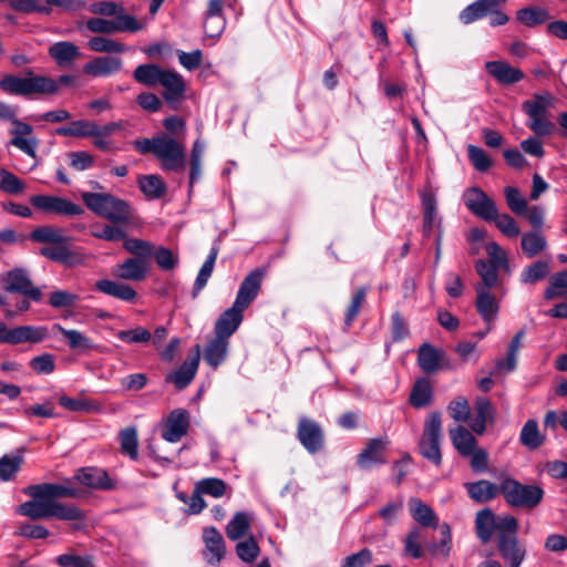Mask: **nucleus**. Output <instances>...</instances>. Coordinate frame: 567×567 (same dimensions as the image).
I'll return each instance as SVG.
<instances>
[{"mask_svg":"<svg viewBox=\"0 0 567 567\" xmlns=\"http://www.w3.org/2000/svg\"><path fill=\"white\" fill-rule=\"evenodd\" d=\"M463 202L466 208L483 220L492 221L496 214L495 202L489 198L481 188L471 187L463 194Z\"/></svg>","mask_w":567,"mask_h":567,"instance_id":"9b49d317","label":"nucleus"},{"mask_svg":"<svg viewBox=\"0 0 567 567\" xmlns=\"http://www.w3.org/2000/svg\"><path fill=\"white\" fill-rule=\"evenodd\" d=\"M555 97L550 92L535 93L532 100L522 103V110L527 115V127L537 136H548L556 131V124L548 117Z\"/></svg>","mask_w":567,"mask_h":567,"instance_id":"39448f33","label":"nucleus"},{"mask_svg":"<svg viewBox=\"0 0 567 567\" xmlns=\"http://www.w3.org/2000/svg\"><path fill=\"white\" fill-rule=\"evenodd\" d=\"M189 426V412L185 409H175L167 415L162 437L168 443H177L187 434Z\"/></svg>","mask_w":567,"mask_h":567,"instance_id":"ddd939ff","label":"nucleus"},{"mask_svg":"<svg viewBox=\"0 0 567 567\" xmlns=\"http://www.w3.org/2000/svg\"><path fill=\"white\" fill-rule=\"evenodd\" d=\"M48 54L58 66L71 68L81 56V51L73 42L58 41L49 47Z\"/></svg>","mask_w":567,"mask_h":567,"instance_id":"393cba45","label":"nucleus"},{"mask_svg":"<svg viewBox=\"0 0 567 567\" xmlns=\"http://www.w3.org/2000/svg\"><path fill=\"white\" fill-rule=\"evenodd\" d=\"M411 517L422 527H439V517L435 512L417 497H411L408 502Z\"/></svg>","mask_w":567,"mask_h":567,"instance_id":"c756f323","label":"nucleus"},{"mask_svg":"<svg viewBox=\"0 0 567 567\" xmlns=\"http://www.w3.org/2000/svg\"><path fill=\"white\" fill-rule=\"evenodd\" d=\"M153 255L157 266L164 271L175 269L179 262L177 255H175L171 249L162 246L155 250L153 249Z\"/></svg>","mask_w":567,"mask_h":567,"instance_id":"774afa93","label":"nucleus"},{"mask_svg":"<svg viewBox=\"0 0 567 567\" xmlns=\"http://www.w3.org/2000/svg\"><path fill=\"white\" fill-rule=\"evenodd\" d=\"M549 274V264L545 260H537L527 266L520 274L523 284H535L545 279Z\"/></svg>","mask_w":567,"mask_h":567,"instance_id":"4d7b16f0","label":"nucleus"},{"mask_svg":"<svg viewBox=\"0 0 567 567\" xmlns=\"http://www.w3.org/2000/svg\"><path fill=\"white\" fill-rule=\"evenodd\" d=\"M197 491L202 494L210 495L215 498L224 496L226 483L221 478L207 477L196 484Z\"/></svg>","mask_w":567,"mask_h":567,"instance_id":"0e129e2a","label":"nucleus"},{"mask_svg":"<svg viewBox=\"0 0 567 567\" xmlns=\"http://www.w3.org/2000/svg\"><path fill=\"white\" fill-rule=\"evenodd\" d=\"M75 480L90 488L110 491L115 487L114 481L110 477L109 473L99 467H82L76 471Z\"/></svg>","mask_w":567,"mask_h":567,"instance_id":"aec40b11","label":"nucleus"},{"mask_svg":"<svg viewBox=\"0 0 567 567\" xmlns=\"http://www.w3.org/2000/svg\"><path fill=\"white\" fill-rule=\"evenodd\" d=\"M53 330L60 332L69 348L79 353H85L95 348L93 341L83 332L75 329H65L60 323L53 324Z\"/></svg>","mask_w":567,"mask_h":567,"instance_id":"e433bc0d","label":"nucleus"},{"mask_svg":"<svg viewBox=\"0 0 567 567\" xmlns=\"http://www.w3.org/2000/svg\"><path fill=\"white\" fill-rule=\"evenodd\" d=\"M423 208L422 235L430 238L434 231H442V218L437 214V202L432 190H424L421 194Z\"/></svg>","mask_w":567,"mask_h":567,"instance_id":"f3484780","label":"nucleus"},{"mask_svg":"<svg viewBox=\"0 0 567 567\" xmlns=\"http://www.w3.org/2000/svg\"><path fill=\"white\" fill-rule=\"evenodd\" d=\"M0 189L4 193L18 195L24 192V183L13 173L0 169Z\"/></svg>","mask_w":567,"mask_h":567,"instance_id":"e2e57ef3","label":"nucleus"},{"mask_svg":"<svg viewBox=\"0 0 567 567\" xmlns=\"http://www.w3.org/2000/svg\"><path fill=\"white\" fill-rule=\"evenodd\" d=\"M476 291V309L482 319L491 323L496 318L499 307L495 297L486 290V287H475Z\"/></svg>","mask_w":567,"mask_h":567,"instance_id":"f704fd0d","label":"nucleus"},{"mask_svg":"<svg viewBox=\"0 0 567 567\" xmlns=\"http://www.w3.org/2000/svg\"><path fill=\"white\" fill-rule=\"evenodd\" d=\"M454 449L463 457L468 456L477 447L475 436L464 426L458 425L449 431Z\"/></svg>","mask_w":567,"mask_h":567,"instance_id":"4c0bfd02","label":"nucleus"},{"mask_svg":"<svg viewBox=\"0 0 567 567\" xmlns=\"http://www.w3.org/2000/svg\"><path fill=\"white\" fill-rule=\"evenodd\" d=\"M229 340L215 336L209 340L204 350V360L213 368L217 369L228 355Z\"/></svg>","mask_w":567,"mask_h":567,"instance_id":"72a5a7b5","label":"nucleus"},{"mask_svg":"<svg viewBox=\"0 0 567 567\" xmlns=\"http://www.w3.org/2000/svg\"><path fill=\"white\" fill-rule=\"evenodd\" d=\"M467 156L474 168L481 173L487 172L493 165L492 158L480 146L470 144L467 146Z\"/></svg>","mask_w":567,"mask_h":567,"instance_id":"bf43d9fd","label":"nucleus"},{"mask_svg":"<svg viewBox=\"0 0 567 567\" xmlns=\"http://www.w3.org/2000/svg\"><path fill=\"white\" fill-rule=\"evenodd\" d=\"M442 414L437 411L431 412L424 422L419 451L424 458L436 466L442 463Z\"/></svg>","mask_w":567,"mask_h":567,"instance_id":"6e6552de","label":"nucleus"},{"mask_svg":"<svg viewBox=\"0 0 567 567\" xmlns=\"http://www.w3.org/2000/svg\"><path fill=\"white\" fill-rule=\"evenodd\" d=\"M18 513L33 520L54 517L62 520L78 522L85 518L84 513L75 505L49 502L47 498L39 497H32L31 501L22 503Z\"/></svg>","mask_w":567,"mask_h":567,"instance_id":"20e7f679","label":"nucleus"},{"mask_svg":"<svg viewBox=\"0 0 567 567\" xmlns=\"http://www.w3.org/2000/svg\"><path fill=\"white\" fill-rule=\"evenodd\" d=\"M544 297L547 300L555 298L567 299V269L556 272L550 277L549 286L546 288Z\"/></svg>","mask_w":567,"mask_h":567,"instance_id":"5fc2aeb1","label":"nucleus"},{"mask_svg":"<svg viewBox=\"0 0 567 567\" xmlns=\"http://www.w3.org/2000/svg\"><path fill=\"white\" fill-rule=\"evenodd\" d=\"M205 543L204 556L212 566H218L226 554L225 542L216 527H207L203 533Z\"/></svg>","mask_w":567,"mask_h":567,"instance_id":"412c9836","label":"nucleus"},{"mask_svg":"<svg viewBox=\"0 0 567 567\" xmlns=\"http://www.w3.org/2000/svg\"><path fill=\"white\" fill-rule=\"evenodd\" d=\"M501 494L513 507L533 509L542 503L545 492L539 485L522 484L506 476L501 482Z\"/></svg>","mask_w":567,"mask_h":567,"instance_id":"0eeeda50","label":"nucleus"},{"mask_svg":"<svg viewBox=\"0 0 567 567\" xmlns=\"http://www.w3.org/2000/svg\"><path fill=\"white\" fill-rule=\"evenodd\" d=\"M519 442L529 450H536L544 444L545 436L540 434L536 420L526 421L519 434Z\"/></svg>","mask_w":567,"mask_h":567,"instance_id":"a18cd8bd","label":"nucleus"},{"mask_svg":"<svg viewBox=\"0 0 567 567\" xmlns=\"http://www.w3.org/2000/svg\"><path fill=\"white\" fill-rule=\"evenodd\" d=\"M224 0H209L205 13L204 29L205 33L210 38H218L226 25L223 17Z\"/></svg>","mask_w":567,"mask_h":567,"instance_id":"bb28decb","label":"nucleus"},{"mask_svg":"<svg viewBox=\"0 0 567 567\" xmlns=\"http://www.w3.org/2000/svg\"><path fill=\"white\" fill-rule=\"evenodd\" d=\"M433 389L425 378L419 379L410 393V403L415 409H422L432 403Z\"/></svg>","mask_w":567,"mask_h":567,"instance_id":"79ce46f5","label":"nucleus"},{"mask_svg":"<svg viewBox=\"0 0 567 567\" xmlns=\"http://www.w3.org/2000/svg\"><path fill=\"white\" fill-rule=\"evenodd\" d=\"M87 45L92 51L100 53H123L126 51L125 44L102 35L91 38Z\"/></svg>","mask_w":567,"mask_h":567,"instance_id":"6e6d98bb","label":"nucleus"},{"mask_svg":"<svg viewBox=\"0 0 567 567\" xmlns=\"http://www.w3.org/2000/svg\"><path fill=\"white\" fill-rule=\"evenodd\" d=\"M116 338L128 344L146 343L151 341L152 333L144 327H136L130 330H121Z\"/></svg>","mask_w":567,"mask_h":567,"instance_id":"69168bd1","label":"nucleus"},{"mask_svg":"<svg viewBox=\"0 0 567 567\" xmlns=\"http://www.w3.org/2000/svg\"><path fill=\"white\" fill-rule=\"evenodd\" d=\"M475 529L483 544L491 540L493 533L496 532V518L492 509L484 508L476 514Z\"/></svg>","mask_w":567,"mask_h":567,"instance_id":"a19ab883","label":"nucleus"},{"mask_svg":"<svg viewBox=\"0 0 567 567\" xmlns=\"http://www.w3.org/2000/svg\"><path fill=\"white\" fill-rule=\"evenodd\" d=\"M250 529V515L237 512L226 526V535L231 540H237L247 535Z\"/></svg>","mask_w":567,"mask_h":567,"instance_id":"8fccbe9b","label":"nucleus"},{"mask_svg":"<svg viewBox=\"0 0 567 567\" xmlns=\"http://www.w3.org/2000/svg\"><path fill=\"white\" fill-rule=\"evenodd\" d=\"M159 84L165 89L163 96L168 103L178 102L185 93L184 79L176 71L165 70Z\"/></svg>","mask_w":567,"mask_h":567,"instance_id":"2f4dec72","label":"nucleus"},{"mask_svg":"<svg viewBox=\"0 0 567 567\" xmlns=\"http://www.w3.org/2000/svg\"><path fill=\"white\" fill-rule=\"evenodd\" d=\"M441 352L430 343H423L419 348L417 363L425 373H433L439 370Z\"/></svg>","mask_w":567,"mask_h":567,"instance_id":"c03bdc74","label":"nucleus"},{"mask_svg":"<svg viewBox=\"0 0 567 567\" xmlns=\"http://www.w3.org/2000/svg\"><path fill=\"white\" fill-rule=\"evenodd\" d=\"M123 247L126 251L134 255V258L145 259L153 255V245L150 241L138 239V238H127L123 239Z\"/></svg>","mask_w":567,"mask_h":567,"instance_id":"052dcab7","label":"nucleus"},{"mask_svg":"<svg viewBox=\"0 0 567 567\" xmlns=\"http://www.w3.org/2000/svg\"><path fill=\"white\" fill-rule=\"evenodd\" d=\"M84 205L97 216L115 224H127L131 218L130 204L110 193L84 192L82 194Z\"/></svg>","mask_w":567,"mask_h":567,"instance_id":"7ed1b4c3","label":"nucleus"},{"mask_svg":"<svg viewBox=\"0 0 567 567\" xmlns=\"http://www.w3.org/2000/svg\"><path fill=\"white\" fill-rule=\"evenodd\" d=\"M121 452L131 460L138 457V436L135 426H128L120 431L118 434Z\"/></svg>","mask_w":567,"mask_h":567,"instance_id":"3c124183","label":"nucleus"},{"mask_svg":"<svg viewBox=\"0 0 567 567\" xmlns=\"http://www.w3.org/2000/svg\"><path fill=\"white\" fill-rule=\"evenodd\" d=\"M97 123L87 120L72 121L69 125L56 128L60 136L96 137Z\"/></svg>","mask_w":567,"mask_h":567,"instance_id":"ea45409f","label":"nucleus"},{"mask_svg":"<svg viewBox=\"0 0 567 567\" xmlns=\"http://www.w3.org/2000/svg\"><path fill=\"white\" fill-rule=\"evenodd\" d=\"M4 289L8 292L21 293L25 298L40 302L42 300V292L40 288L34 287L29 274L25 269L16 268L6 274L3 277Z\"/></svg>","mask_w":567,"mask_h":567,"instance_id":"9d476101","label":"nucleus"},{"mask_svg":"<svg viewBox=\"0 0 567 567\" xmlns=\"http://www.w3.org/2000/svg\"><path fill=\"white\" fill-rule=\"evenodd\" d=\"M85 27L91 32L105 34L115 32L134 33L144 29V24L131 14H120L115 20L91 18L86 21Z\"/></svg>","mask_w":567,"mask_h":567,"instance_id":"1a4fd4ad","label":"nucleus"},{"mask_svg":"<svg viewBox=\"0 0 567 567\" xmlns=\"http://www.w3.org/2000/svg\"><path fill=\"white\" fill-rule=\"evenodd\" d=\"M30 202L35 208L44 213H54L64 216H78L83 213V208L80 205L58 196L34 195L30 198Z\"/></svg>","mask_w":567,"mask_h":567,"instance_id":"f8f14e48","label":"nucleus"},{"mask_svg":"<svg viewBox=\"0 0 567 567\" xmlns=\"http://www.w3.org/2000/svg\"><path fill=\"white\" fill-rule=\"evenodd\" d=\"M504 195L509 209L514 214L518 216H525L527 214V200L520 195L518 188L514 186H506L504 188Z\"/></svg>","mask_w":567,"mask_h":567,"instance_id":"13d9d810","label":"nucleus"},{"mask_svg":"<svg viewBox=\"0 0 567 567\" xmlns=\"http://www.w3.org/2000/svg\"><path fill=\"white\" fill-rule=\"evenodd\" d=\"M550 18L548 9L539 6L526 7L517 10V21L528 28H534L546 23Z\"/></svg>","mask_w":567,"mask_h":567,"instance_id":"58836bf2","label":"nucleus"},{"mask_svg":"<svg viewBox=\"0 0 567 567\" xmlns=\"http://www.w3.org/2000/svg\"><path fill=\"white\" fill-rule=\"evenodd\" d=\"M497 549L509 567H519L525 558L526 549L518 542L517 535H497Z\"/></svg>","mask_w":567,"mask_h":567,"instance_id":"a211bd4d","label":"nucleus"},{"mask_svg":"<svg viewBox=\"0 0 567 567\" xmlns=\"http://www.w3.org/2000/svg\"><path fill=\"white\" fill-rule=\"evenodd\" d=\"M447 411L456 422H466L471 415L470 403L466 398L457 396L450 402Z\"/></svg>","mask_w":567,"mask_h":567,"instance_id":"338daca9","label":"nucleus"},{"mask_svg":"<svg viewBox=\"0 0 567 567\" xmlns=\"http://www.w3.org/2000/svg\"><path fill=\"white\" fill-rule=\"evenodd\" d=\"M199 364V346L195 348V354L188 357L182 365L168 374L166 380L174 383L178 390L185 389L195 378Z\"/></svg>","mask_w":567,"mask_h":567,"instance_id":"b1692460","label":"nucleus"},{"mask_svg":"<svg viewBox=\"0 0 567 567\" xmlns=\"http://www.w3.org/2000/svg\"><path fill=\"white\" fill-rule=\"evenodd\" d=\"M217 255H218V248L215 246L212 247L208 257L206 258L205 262L200 267L199 272L196 277V280L194 284V289H193L194 298L197 297L199 291L206 286L208 279L210 278Z\"/></svg>","mask_w":567,"mask_h":567,"instance_id":"864d4df0","label":"nucleus"},{"mask_svg":"<svg viewBox=\"0 0 567 567\" xmlns=\"http://www.w3.org/2000/svg\"><path fill=\"white\" fill-rule=\"evenodd\" d=\"M59 404L73 412H97L100 405L94 401L73 399L66 395L60 396Z\"/></svg>","mask_w":567,"mask_h":567,"instance_id":"680f3d73","label":"nucleus"},{"mask_svg":"<svg viewBox=\"0 0 567 567\" xmlns=\"http://www.w3.org/2000/svg\"><path fill=\"white\" fill-rule=\"evenodd\" d=\"M475 269L481 277V282L475 287H486V290L498 286V271L502 270L486 260L478 259L475 264Z\"/></svg>","mask_w":567,"mask_h":567,"instance_id":"603ef678","label":"nucleus"},{"mask_svg":"<svg viewBox=\"0 0 567 567\" xmlns=\"http://www.w3.org/2000/svg\"><path fill=\"white\" fill-rule=\"evenodd\" d=\"M134 147L141 154H153L164 171L179 172L186 166L185 142L166 133H157L152 138L136 140Z\"/></svg>","mask_w":567,"mask_h":567,"instance_id":"f03ea898","label":"nucleus"},{"mask_svg":"<svg viewBox=\"0 0 567 567\" xmlns=\"http://www.w3.org/2000/svg\"><path fill=\"white\" fill-rule=\"evenodd\" d=\"M30 239L41 244L70 241L61 228L54 226H40L30 233Z\"/></svg>","mask_w":567,"mask_h":567,"instance_id":"09e8293b","label":"nucleus"},{"mask_svg":"<svg viewBox=\"0 0 567 567\" xmlns=\"http://www.w3.org/2000/svg\"><path fill=\"white\" fill-rule=\"evenodd\" d=\"M40 255L55 262L74 267L80 259L70 250L69 241L54 243L40 248Z\"/></svg>","mask_w":567,"mask_h":567,"instance_id":"473e14b6","label":"nucleus"},{"mask_svg":"<svg viewBox=\"0 0 567 567\" xmlns=\"http://www.w3.org/2000/svg\"><path fill=\"white\" fill-rule=\"evenodd\" d=\"M95 289L104 295L117 298L123 301H133L137 293L128 285L110 279H101L95 282Z\"/></svg>","mask_w":567,"mask_h":567,"instance_id":"c9c22d12","label":"nucleus"},{"mask_svg":"<svg viewBox=\"0 0 567 567\" xmlns=\"http://www.w3.org/2000/svg\"><path fill=\"white\" fill-rule=\"evenodd\" d=\"M164 71L165 69L157 64H141L134 70L133 76L136 82L143 85L155 86L159 84Z\"/></svg>","mask_w":567,"mask_h":567,"instance_id":"de8ad7c7","label":"nucleus"},{"mask_svg":"<svg viewBox=\"0 0 567 567\" xmlns=\"http://www.w3.org/2000/svg\"><path fill=\"white\" fill-rule=\"evenodd\" d=\"M141 192L148 199H158L165 195L167 187L158 175H143L138 178Z\"/></svg>","mask_w":567,"mask_h":567,"instance_id":"37998d69","label":"nucleus"},{"mask_svg":"<svg viewBox=\"0 0 567 567\" xmlns=\"http://www.w3.org/2000/svg\"><path fill=\"white\" fill-rule=\"evenodd\" d=\"M266 271L264 268H256L250 271L241 281L234 305L236 308L247 309L257 298Z\"/></svg>","mask_w":567,"mask_h":567,"instance_id":"4468645a","label":"nucleus"},{"mask_svg":"<svg viewBox=\"0 0 567 567\" xmlns=\"http://www.w3.org/2000/svg\"><path fill=\"white\" fill-rule=\"evenodd\" d=\"M49 337L44 326H18L10 328V344L40 343Z\"/></svg>","mask_w":567,"mask_h":567,"instance_id":"cd10ccee","label":"nucleus"},{"mask_svg":"<svg viewBox=\"0 0 567 567\" xmlns=\"http://www.w3.org/2000/svg\"><path fill=\"white\" fill-rule=\"evenodd\" d=\"M389 444L386 436L370 439L367 446L358 454L357 465L362 470H369L372 465L385 464L384 452Z\"/></svg>","mask_w":567,"mask_h":567,"instance_id":"dca6fc26","label":"nucleus"},{"mask_svg":"<svg viewBox=\"0 0 567 567\" xmlns=\"http://www.w3.org/2000/svg\"><path fill=\"white\" fill-rule=\"evenodd\" d=\"M122 59L112 55L96 56L83 66V72L93 78L109 76L122 69Z\"/></svg>","mask_w":567,"mask_h":567,"instance_id":"a878e982","label":"nucleus"},{"mask_svg":"<svg viewBox=\"0 0 567 567\" xmlns=\"http://www.w3.org/2000/svg\"><path fill=\"white\" fill-rule=\"evenodd\" d=\"M31 497L47 498L49 502H56L58 498L75 497L78 489L63 484L43 483L31 485L27 488Z\"/></svg>","mask_w":567,"mask_h":567,"instance_id":"4be33fe9","label":"nucleus"},{"mask_svg":"<svg viewBox=\"0 0 567 567\" xmlns=\"http://www.w3.org/2000/svg\"><path fill=\"white\" fill-rule=\"evenodd\" d=\"M520 246L523 252L533 258L547 248V240L540 231H528L522 235Z\"/></svg>","mask_w":567,"mask_h":567,"instance_id":"49530a36","label":"nucleus"},{"mask_svg":"<svg viewBox=\"0 0 567 567\" xmlns=\"http://www.w3.org/2000/svg\"><path fill=\"white\" fill-rule=\"evenodd\" d=\"M486 72L504 86L513 85L525 78V73L506 61L496 60L485 63Z\"/></svg>","mask_w":567,"mask_h":567,"instance_id":"6ab92c4d","label":"nucleus"},{"mask_svg":"<svg viewBox=\"0 0 567 567\" xmlns=\"http://www.w3.org/2000/svg\"><path fill=\"white\" fill-rule=\"evenodd\" d=\"M148 265L142 258H127L116 266L115 275L123 280L142 281L146 278Z\"/></svg>","mask_w":567,"mask_h":567,"instance_id":"7c9ffc66","label":"nucleus"},{"mask_svg":"<svg viewBox=\"0 0 567 567\" xmlns=\"http://www.w3.org/2000/svg\"><path fill=\"white\" fill-rule=\"evenodd\" d=\"M244 311L241 308H236L233 303L230 308L225 310L215 322V336L229 340V338L237 331L244 319Z\"/></svg>","mask_w":567,"mask_h":567,"instance_id":"5701e85b","label":"nucleus"},{"mask_svg":"<svg viewBox=\"0 0 567 567\" xmlns=\"http://www.w3.org/2000/svg\"><path fill=\"white\" fill-rule=\"evenodd\" d=\"M298 439L310 454L318 453L324 445V435L321 426L316 421L306 416L299 420Z\"/></svg>","mask_w":567,"mask_h":567,"instance_id":"2eb2a0df","label":"nucleus"},{"mask_svg":"<svg viewBox=\"0 0 567 567\" xmlns=\"http://www.w3.org/2000/svg\"><path fill=\"white\" fill-rule=\"evenodd\" d=\"M75 76L62 74L58 79L38 74L25 69L21 74L6 73L0 79V91L7 95L32 100L39 96H52L60 93L62 85L74 83Z\"/></svg>","mask_w":567,"mask_h":567,"instance_id":"f257e3e1","label":"nucleus"},{"mask_svg":"<svg viewBox=\"0 0 567 567\" xmlns=\"http://www.w3.org/2000/svg\"><path fill=\"white\" fill-rule=\"evenodd\" d=\"M0 120L8 121L12 124L9 131L11 135L9 144L17 147L25 155L35 158L39 140L33 134L32 125L18 118L17 110L3 101H0Z\"/></svg>","mask_w":567,"mask_h":567,"instance_id":"423d86ee","label":"nucleus"},{"mask_svg":"<svg viewBox=\"0 0 567 567\" xmlns=\"http://www.w3.org/2000/svg\"><path fill=\"white\" fill-rule=\"evenodd\" d=\"M464 487L470 498L475 503H487L501 494V484L496 485L487 480L467 482Z\"/></svg>","mask_w":567,"mask_h":567,"instance_id":"c85d7f7f","label":"nucleus"}]
</instances>
